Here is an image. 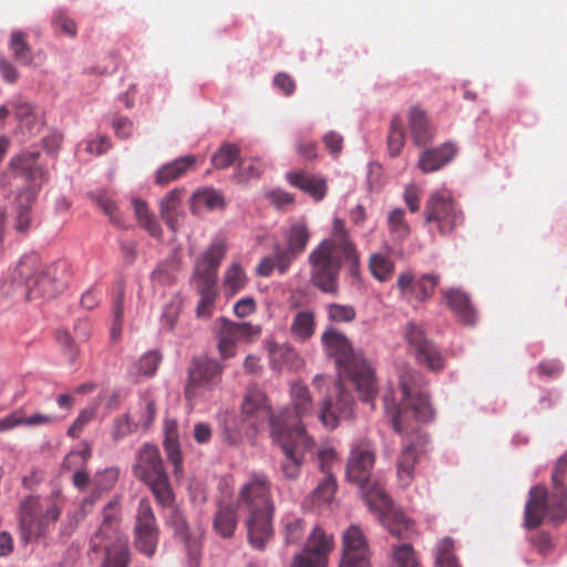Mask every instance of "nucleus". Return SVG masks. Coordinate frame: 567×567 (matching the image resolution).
I'll use <instances>...</instances> for the list:
<instances>
[{
    "label": "nucleus",
    "instance_id": "obj_41",
    "mask_svg": "<svg viewBox=\"0 0 567 567\" xmlns=\"http://www.w3.org/2000/svg\"><path fill=\"white\" fill-rule=\"evenodd\" d=\"M267 350L270 355V360L277 365H295L298 361L297 351L288 343L268 342Z\"/></svg>",
    "mask_w": 567,
    "mask_h": 567
},
{
    "label": "nucleus",
    "instance_id": "obj_10",
    "mask_svg": "<svg viewBox=\"0 0 567 567\" xmlns=\"http://www.w3.org/2000/svg\"><path fill=\"white\" fill-rule=\"evenodd\" d=\"M39 152H30L17 156L11 162L16 177L28 183L17 196L16 228L25 231L31 224V208L44 182V171L38 165Z\"/></svg>",
    "mask_w": 567,
    "mask_h": 567
},
{
    "label": "nucleus",
    "instance_id": "obj_57",
    "mask_svg": "<svg viewBox=\"0 0 567 567\" xmlns=\"http://www.w3.org/2000/svg\"><path fill=\"white\" fill-rule=\"evenodd\" d=\"M393 558L398 567H417L416 555L409 544H402L393 549Z\"/></svg>",
    "mask_w": 567,
    "mask_h": 567
},
{
    "label": "nucleus",
    "instance_id": "obj_29",
    "mask_svg": "<svg viewBox=\"0 0 567 567\" xmlns=\"http://www.w3.org/2000/svg\"><path fill=\"white\" fill-rule=\"evenodd\" d=\"M337 481L332 473H327L319 481L316 488L305 499V506L321 507L329 505L337 492Z\"/></svg>",
    "mask_w": 567,
    "mask_h": 567
},
{
    "label": "nucleus",
    "instance_id": "obj_49",
    "mask_svg": "<svg viewBox=\"0 0 567 567\" xmlns=\"http://www.w3.org/2000/svg\"><path fill=\"white\" fill-rule=\"evenodd\" d=\"M454 542L446 537L441 539L436 546L437 567H461L453 554Z\"/></svg>",
    "mask_w": 567,
    "mask_h": 567
},
{
    "label": "nucleus",
    "instance_id": "obj_39",
    "mask_svg": "<svg viewBox=\"0 0 567 567\" xmlns=\"http://www.w3.org/2000/svg\"><path fill=\"white\" fill-rule=\"evenodd\" d=\"M332 549V538L327 536L321 527H313L305 550L313 556H320L327 563V556Z\"/></svg>",
    "mask_w": 567,
    "mask_h": 567
},
{
    "label": "nucleus",
    "instance_id": "obj_51",
    "mask_svg": "<svg viewBox=\"0 0 567 567\" xmlns=\"http://www.w3.org/2000/svg\"><path fill=\"white\" fill-rule=\"evenodd\" d=\"M118 478V472L115 468H106L99 472L93 478V495H99L111 489Z\"/></svg>",
    "mask_w": 567,
    "mask_h": 567
},
{
    "label": "nucleus",
    "instance_id": "obj_27",
    "mask_svg": "<svg viewBox=\"0 0 567 567\" xmlns=\"http://www.w3.org/2000/svg\"><path fill=\"white\" fill-rule=\"evenodd\" d=\"M238 524L237 506L233 504L219 503L214 515V530L224 538L234 535Z\"/></svg>",
    "mask_w": 567,
    "mask_h": 567
},
{
    "label": "nucleus",
    "instance_id": "obj_53",
    "mask_svg": "<svg viewBox=\"0 0 567 567\" xmlns=\"http://www.w3.org/2000/svg\"><path fill=\"white\" fill-rule=\"evenodd\" d=\"M264 164L259 159H240L238 163L237 175L240 182L259 177L264 172Z\"/></svg>",
    "mask_w": 567,
    "mask_h": 567
},
{
    "label": "nucleus",
    "instance_id": "obj_37",
    "mask_svg": "<svg viewBox=\"0 0 567 567\" xmlns=\"http://www.w3.org/2000/svg\"><path fill=\"white\" fill-rule=\"evenodd\" d=\"M391 506L392 502L390 501V506L384 512H373L382 516L383 524L392 535L396 536L398 538H408L412 529V523L404 516L403 513H390Z\"/></svg>",
    "mask_w": 567,
    "mask_h": 567
},
{
    "label": "nucleus",
    "instance_id": "obj_45",
    "mask_svg": "<svg viewBox=\"0 0 567 567\" xmlns=\"http://www.w3.org/2000/svg\"><path fill=\"white\" fill-rule=\"evenodd\" d=\"M369 268L379 281H388L394 272V262L384 255L374 254L370 257Z\"/></svg>",
    "mask_w": 567,
    "mask_h": 567
},
{
    "label": "nucleus",
    "instance_id": "obj_59",
    "mask_svg": "<svg viewBox=\"0 0 567 567\" xmlns=\"http://www.w3.org/2000/svg\"><path fill=\"white\" fill-rule=\"evenodd\" d=\"M152 280L155 285L169 286L176 280V275L172 266L159 265L152 274Z\"/></svg>",
    "mask_w": 567,
    "mask_h": 567
},
{
    "label": "nucleus",
    "instance_id": "obj_3",
    "mask_svg": "<svg viewBox=\"0 0 567 567\" xmlns=\"http://www.w3.org/2000/svg\"><path fill=\"white\" fill-rule=\"evenodd\" d=\"M237 502L249 513L247 529L250 545L262 550L274 535L275 505L268 475L262 472L250 473L238 491Z\"/></svg>",
    "mask_w": 567,
    "mask_h": 567
},
{
    "label": "nucleus",
    "instance_id": "obj_25",
    "mask_svg": "<svg viewBox=\"0 0 567 567\" xmlns=\"http://www.w3.org/2000/svg\"><path fill=\"white\" fill-rule=\"evenodd\" d=\"M288 182L296 188L309 194L315 200H322L327 194V182L319 175L305 172L287 173Z\"/></svg>",
    "mask_w": 567,
    "mask_h": 567
},
{
    "label": "nucleus",
    "instance_id": "obj_19",
    "mask_svg": "<svg viewBox=\"0 0 567 567\" xmlns=\"http://www.w3.org/2000/svg\"><path fill=\"white\" fill-rule=\"evenodd\" d=\"M217 347L223 359L235 355L236 344L240 340H251L260 333L259 327L248 322H233L226 318H219L215 321Z\"/></svg>",
    "mask_w": 567,
    "mask_h": 567
},
{
    "label": "nucleus",
    "instance_id": "obj_40",
    "mask_svg": "<svg viewBox=\"0 0 567 567\" xmlns=\"http://www.w3.org/2000/svg\"><path fill=\"white\" fill-rule=\"evenodd\" d=\"M133 205L140 226L143 227L152 237L161 238L162 228L153 214L150 212L146 202L134 199Z\"/></svg>",
    "mask_w": 567,
    "mask_h": 567
},
{
    "label": "nucleus",
    "instance_id": "obj_64",
    "mask_svg": "<svg viewBox=\"0 0 567 567\" xmlns=\"http://www.w3.org/2000/svg\"><path fill=\"white\" fill-rule=\"evenodd\" d=\"M324 565L326 563L322 561L320 556H313L305 549L302 553L296 555L291 563V567H323Z\"/></svg>",
    "mask_w": 567,
    "mask_h": 567
},
{
    "label": "nucleus",
    "instance_id": "obj_12",
    "mask_svg": "<svg viewBox=\"0 0 567 567\" xmlns=\"http://www.w3.org/2000/svg\"><path fill=\"white\" fill-rule=\"evenodd\" d=\"M133 472L135 477L151 488L158 505L164 508L174 505L175 495L157 446L144 444L140 449Z\"/></svg>",
    "mask_w": 567,
    "mask_h": 567
},
{
    "label": "nucleus",
    "instance_id": "obj_55",
    "mask_svg": "<svg viewBox=\"0 0 567 567\" xmlns=\"http://www.w3.org/2000/svg\"><path fill=\"white\" fill-rule=\"evenodd\" d=\"M137 430L138 427L134 421H132V417L127 412L126 414L117 416L113 420L111 435L114 441H120L126 435L136 432Z\"/></svg>",
    "mask_w": 567,
    "mask_h": 567
},
{
    "label": "nucleus",
    "instance_id": "obj_60",
    "mask_svg": "<svg viewBox=\"0 0 567 567\" xmlns=\"http://www.w3.org/2000/svg\"><path fill=\"white\" fill-rule=\"evenodd\" d=\"M60 417L54 414L35 413L31 416L24 417L21 413V423L27 426H47L55 424Z\"/></svg>",
    "mask_w": 567,
    "mask_h": 567
},
{
    "label": "nucleus",
    "instance_id": "obj_44",
    "mask_svg": "<svg viewBox=\"0 0 567 567\" xmlns=\"http://www.w3.org/2000/svg\"><path fill=\"white\" fill-rule=\"evenodd\" d=\"M13 59L23 65H30L33 62L31 48L25 40V34L21 31H13L9 42Z\"/></svg>",
    "mask_w": 567,
    "mask_h": 567
},
{
    "label": "nucleus",
    "instance_id": "obj_48",
    "mask_svg": "<svg viewBox=\"0 0 567 567\" xmlns=\"http://www.w3.org/2000/svg\"><path fill=\"white\" fill-rule=\"evenodd\" d=\"M239 156V148L235 144H223L212 157L215 168L224 169L229 167Z\"/></svg>",
    "mask_w": 567,
    "mask_h": 567
},
{
    "label": "nucleus",
    "instance_id": "obj_33",
    "mask_svg": "<svg viewBox=\"0 0 567 567\" xmlns=\"http://www.w3.org/2000/svg\"><path fill=\"white\" fill-rule=\"evenodd\" d=\"M254 427L251 423L241 416L227 414L223 422L221 436L223 440L230 444H240L248 431Z\"/></svg>",
    "mask_w": 567,
    "mask_h": 567
},
{
    "label": "nucleus",
    "instance_id": "obj_30",
    "mask_svg": "<svg viewBox=\"0 0 567 567\" xmlns=\"http://www.w3.org/2000/svg\"><path fill=\"white\" fill-rule=\"evenodd\" d=\"M409 128L411 131L413 141L417 146L427 144L433 136V132L429 124L425 112L417 106L410 109Z\"/></svg>",
    "mask_w": 567,
    "mask_h": 567
},
{
    "label": "nucleus",
    "instance_id": "obj_7",
    "mask_svg": "<svg viewBox=\"0 0 567 567\" xmlns=\"http://www.w3.org/2000/svg\"><path fill=\"white\" fill-rule=\"evenodd\" d=\"M375 462V451L369 440L353 444L347 463V478L355 483L371 511L384 512L390 506V496L383 486L372 478L371 471Z\"/></svg>",
    "mask_w": 567,
    "mask_h": 567
},
{
    "label": "nucleus",
    "instance_id": "obj_46",
    "mask_svg": "<svg viewBox=\"0 0 567 567\" xmlns=\"http://www.w3.org/2000/svg\"><path fill=\"white\" fill-rule=\"evenodd\" d=\"M124 289L120 287L116 292V297L112 306V328L111 337L113 340H117L122 333L123 321H124Z\"/></svg>",
    "mask_w": 567,
    "mask_h": 567
},
{
    "label": "nucleus",
    "instance_id": "obj_11",
    "mask_svg": "<svg viewBox=\"0 0 567 567\" xmlns=\"http://www.w3.org/2000/svg\"><path fill=\"white\" fill-rule=\"evenodd\" d=\"M60 515L61 511L55 504L45 505L38 495L22 498L18 509L20 540L30 544L45 539Z\"/></svg>",
    "mask_w": 567,
    "mask_h": 567
},
{
    "label": "nucleus",
    "instance_id": "obj_32",
    "mask_svg": "<svg viewBox=\"0 0 567 567\" xmlns=\"http://www.w3.org/2000/svg\"><path fill=\"white\" fill-rule=\"evenodd\" d=\"M316 330V317L311 309L298 311L291 321L290 333L298 342H306L312 338Z\"/></svg>",
    "mask_w": 567,
    "mask_h": 567
},
{
    "label": "nucleus",
    "instance_id": "obj_15",
    "mask_svg": "<svg viewBox=\"0 0 567 567\" xmlns=\"http://www.w3.org/2000/svg\"><path fill=\"white\" fill-rule=\"evenodd\" d=\"M312 382L318 389L331 386V396L324 400L320 408V420L324 426L334 429L340 420L350 419L353 415L354 401L341 382L320 374L316 375Z\"/></svg>",
    "mask_w": 567,
    "mask_h": 567
},
{
    "label": "nucleus",
    "instance_id": "obj_26",
    "mask_svg": "<svg viewBox=\"0 0 567 567\" xmlns=\"http://www.w3.org/2000/svg\"><path fill=\"white\" fill-rule=\"evenodd\" d=\"M456 147L452 143H445L436 148L424 151L419 159V167L423 173H432L453 159Z\"/></svg>",
    "mask_w": 567,
    "mask_h": 567
},
{
    "label": "nucleus",
    "instance_id": "obj_4",
    "mask_svg": "<svg viewBox=\"0 0 567 567\" xmlns=\"http://www.w3.org/2000/svg\"><path fill=\"white\" fill-rule=\"evenodd\" d=\"M321 341L328 357L332 358L339 374L351 381L360 399L375 409L378 382L374 369L360 352H355L348 338L333 329H327Z\"/></svg>",
    "mask_w": 567,
    "mask_h": 567
},
{
    "label": "nucleus",
    "instance_id": "obj_2",
    "mask_svg": "<svg viewBox=\"0 0 567 567\" xmlns=\"http://www.w3.org/2000/svg\"><path fill=\"white\" fill-rule=\"evenodd\" d=\"M421 381L419 372L406 370L400 375V390L390 389L383 395L385 414L398 433L413 432V422H429L434 417V409Z\"/></svg>",
    "mask_w": 567,
    "mask_h": 567
},
{
    "label": "nucleus",
    "instance_id": "obj_54",
    "mask_svg": "<svg viewBox=\"0 0 567 567\" xmlns=\"http://www.w3.org/2000/svg\"><path fill=\"white\" fill-rule=\"evenodd\" d=\"M329 320L338 323L351 322L355 319L357 312L352 306L330 303L327 306Z\"/></svg>",
    "mask_w": 567,
    "mask_h": 567
},
{
    "label": "nucleus",
    "instance_id": "obj_43",
    "mask_svg": "<svg viewBox=\"0 0 567 567\" xmlns=\"http://www.w3.org/2000/svg\"><path fill=\"white\" fill-rule=\"evenodd\" d=\"M247 276L239 262H233L224 275V289L227 293L234 296L245 288Z\"/></svg>",
    "mask_w": 567,
    "mask_h": 567
},
{
    "label": "nucleus",
    "instance_id": "obj_47",
    "mask_svg": "<svg viewBox=\"0 0 567 567\" xmlns=\"http://www.w3.org/2000/svg\"><path fill=\"white\" fill-rule=\"evenodd\" d=\"M405 143L403 131V121L400 116H394L391 121L390 133L388 136V148L391 156L395 157L400 154Z\"/></svg>",
    "mask_w": 567,
    "mask_h": 567
},
{
    "label": "nucleus",
    "instance_id": "obj_8",
    "mask_svg": "<svg viewBox=\"0 0 567 567\" xmlns=\"http://www.w3.org/2000/svg\"><path fill=\"white\" fill-rule=\"evenodd\" d=\"M102 516L101 526L91 537V548L94 551H105L103 567H127L130 549L126 537L120 530L118 502H109L103 508Z\"/></svg>",
    "mask_w": 567,
    "mask_h": 567
},
{
    "label": "nucleus",
    "instance_id": "obj_23",
    "mask_svg": "<svg viewBox=\"0 0 567 567\" xmlns=\"http://www.w3.org/2000/svg\"><path fill=\"white\" fill-rule=\"evenodd\" d=\"M241 412L244 419L251 423L254 427L266 420H269L271 425V416L276 415V413H271L265 393L257 389L248 390L241 404Z\"/></svg>",
    "mask_w": 567,
    "mask_h": 567
},
{
    "label": "nucleus",
    "instance_id": "obj_9",
    "mask_svg": "<svg viewBox=\"0 0 567 567\" xmlns=\"http://www.w3.org/2000/svg\"><path fill=\"white\" fill-rule=\"evenodd\" d=\"M226 252V241L216 239L195 264L193 280L200 297L196 309L200 318H209L213 313L217 298V272Z\"/></svg>",
    "mask_w": 567,
    "mask_h": 567
},
{
    "label": "nucleus",
    "instance_id": "obj_17",
    "mask_svg": "<svg viewBox=\"0 0 567 567\" xmlns=\"http://www.w3.org/2000/svg\"><path fill=\"white\" fill-rule=\"evenodd\" d=\"M133 534L135 548L141 554L152 557L157 548L159 527L151 502L147 498H142L138 503Z\"/></svg>",
    "mask_w": 567,
    "mask_h": 567
},
{
    "label": "nucleus",
    "instance_id": "obj_28",
    "mask_svg": "<svg viewBox=\"0 0 567 567\" xmlns=\"http://www.w3.org/2000/svg\"><path fill=\"white\" fill-rule=\"evenodd\" d=\"M182 195L183 190L175 188L167 193L162 198L159 204L161 217L165 221L167 227L173 231H175L178 228L182 217Z\"/></svg>",
    "mask_w": 567,
    "mask_h": 567
},
{
    "label": "nucleus",
    "instance_id": "obj_35",
    "mask_svg": "<svg viewBox=\"0 0 567 567\" xmlns=\"http://www.w3.org/2000/svg\"><path fill=\"white\" fill-rule=\"evenodd\" d=\"M416 461L415 449L411 444L405 445L396 463L398 481L402 487H408L413 482Z\"/></svg>",
    "mask_w": 567,
    "mask_h": 567
},
{
    "label": "nucleus",
    "instance_id": "obj_1",
    "mask_svg": "<svg viewBox=\"0 0 567 567\" xmlns=\"http://www.w3.org/2000/svg\"><path fill=\"white\" fill-rule=\"evenodd\" d=\"M308 264L310 267V282L324 293H338L339 275L342 266H347L352 276L358 275L359 251L341 218H333L331 236L322 239L309 252Z\"/></svg>",
    "mask_w": 567,
    "mask_h": 567
},
{
    "label": "nucleus",
    "instance_id": "obj_20",
    "mask_svg": "<svg viewBox=\"0 0 567 567\" xmlns=\"http://www.w3.org/2000/svg\"><path fill=\"white\" fill-rule=\"evenodd\" d=\"M405 339L409 351L420 364L432 371H440L444 367V359L435 344L425 337L424 330L415 322H409L405 327Z\"/></svg>",
    "mask_w": 567,
    "mask_h": 567
},
{
    "label": "nucleus",
    "instance_id": "obj_22",
    "mask_svg": "<svg viewBox=\"0 0 567 567\" xmlns=\"http://www.w3.org/2000/svg\"><path fill=\"white\" fill-rule=\"evenodd\" d=\"M339 567H370L368 543L360 527L352 525L342 537V557Z\"/></svg>",
    "mask_w": 567,
    "mask_h": 567
},
{
    "label": "nucleus",
    "instance_id": "obj_63",
    "mask_svg": "<svg viewBox=\"0 0 567 567\" xmlns=\"http://www.w3.org/2000/svg\"><path fill=\"white\" fill-rule=\"evenodd\" d=\"M403 199L411 213H416L420 209L421 192L414 184H409L403 193Z\"/></svg>",
    "mask_w": 567,
    "mask_h": 567
},
{
    "label": "nucleus",
    "instance_id": "obj_42",
    "mask_svg": "<svg viewBox=\"0 0 567 567\" xmlns=\"http://www.w3.org/2000/svg\"><path fill=\"white\" fill-rule=\"evenodd\" d=\"M386 223L388 229L394 240L403 241L409 237L411 228L405 220V212L403 208L392 209L388 215Z\"/></svg>",
    "mask_w": 567,
    "mask_h": 567
},
{
    "label": "nucleus",
    "instance_id": "obj_58",
    "mask_svg": "<svg viewBox=\"0 0 567 567\" xmlns=\"http://www.w3.org/2000/svg\"><path fill=\"white\" fill-rule=\"evenodd\" d=\"M94 200L97 206L103 209V212L110 217V220L115 224L117 227H122L123 223L117 213V207L115 202L104 193L97 194L94 196Z\"/></svg>",
    "mask_w": 567,
    "mask_h": 567
},
{
    "label": "nucleus",
    "instance_id": "obj_36",
    "mask_svg": "<svg viewBox=\"0 0 567 567\" xmlns=\"http://www.w3.org/2000/svg\"><path fill=\"white\" fill-rule=\"evenodd\" d=\"M311 238V231L306 221L299 220L289 226L285 234L286 246L299 256L303 254Z\"/></svg>",
    "mask_w": 567,
    "mask_h": 567
},
{
    "label": "nucleus",
    "instance_id": "obj_50",
    "mask_svg": "<svg viewBox=\"0 0 567 567\" xmlns=\"http://www.w3.org/2000/svg\"><path fill=\"white\" fill-rule=\"evenodd\" d=\"M99 409V403L92 402L86 408L80 411L78 417L74 420V422L71 424V426L68 430V435L75 439L78 437L85 425L90 423L96 415Z\"/></svg>",
    "mask_w": 567,
    "mask_h": 567
},
{
    "label": "nucleus",
    "instance_id": "obj_18",
    "mask_svg": "<svg viewBox=\"0 0 567 567\" xmlns=\"http://www.w3.org/2000/svg\"><path fill=\"white\" fill-rule=\"evenodd\" d=\"M223 368L212 359L195 358L188 373L185 386V398L188 401L196 400L202 391L214 389L220 381Z\"/></svg>",
    "mask_w": 567,
    "mask_h": 567
},
{
    "label": "nucleus",
    "instance_id": "obj_21",
    "mask_svg": "<svg viewBox=\"0 0 567 567\" xmlns=\"http://www.w3.org/2000/svg\"><path fill=\"white\" fill-rule=\"evenodd\" d=\"M440 280V276L435 274L416 277L411 271H404L398 276L396 287L408 301L423 302L432 297Z\"/></svg>",
    "mask_w": 567,
    "mask_h": 567
},
{
    "label": "nucleus",
    "instance_id": "obj_34",
    "mask_svg": "<svg viewBox=\"0 0 567 567\" xmlns=\"http://www.w3.org/2000/svg\"><path fill=\"white\" fill-rule=\"evenodd\" d=\"M195 163V156L188 155L163 165L156 173V184L166 185L173 181H176L187 171L193 168Z\"/></svg>",
    "mask_w": 567,
    "mask_h": 567
},
{
    "label": "nucleus",
    "instance_id": "obj_56",
    "mask_svg": "<svg viewBox=\"0 0 567 567\" xmlns=\"http://www.w3.org/2000/svg\"><path fill=\"white\" fill-rule=\"evenodd\" d=\"M272 256L276 261V269H278L281 275L286 274L291 264L299 257L291 248L281 245H275Z\"/></svg>",
    "mask_w": 567,
    "mask_h": 567
},
{
    "label": "nucleus",
    "instance_id": "obj_6",
    "mask_svg": "<svg viewBox=\"0 0 567 567\" xmlns=\"http://www.w3.org/2000/svg\"><path fill=\"white\" fill-rule=\"evenodd\" d=\"M68 278L66 261L59 260L43 266L35 254L22 257L14 269V279H19L25 286L30 300L56 297L65 289Z\"/></svg>",
    "mask_w": 567,
    "mask_h": 567
},
{
    "label": "nucleus",
    "instance_id": "obj_5",
    "mask_svg": "<svg viewBox=\"0 0 567 567\" xmlns=\"http://www.w3.org/2000/svg\"><path fill=\"white\" fill-rule=\"evenodd\" d=\"M567 451L557 460L551 473V493L545 486H535L529 492L525 506V526L537 528L547 516L549 522L559 525L567 518Z\"/></svg>",
    "mask_w": 567,
    "mask_h": 567
},
{
    "label": "nucleus",
    "instance_id": "obj_13",
    "mask_svg": "<svg viewBox=\"0 0 567 567\" xmlns=\"http://www.w3.org/2000/svg\"><path fill=\"white\" fill-rule=\"evenodd\" d=\"M313 417V401L307 385L293 382L290 385V406L280 409L271 416V431L278 427L281 433L308 435L306 425Z\"/></svg>",
    "mask_w": 567,
    "mask_h": 567
},
{
    "label": "nucleus",
    "instance_id": "obj_61",
    "mask_svg": "<svg viewBox=\"0 0 567 567\" xmlns=\"http://www.w3.org/2000/svg\"><path fill=\"white\" fill-rule=\"evenodd\" d=\"M55 29L65 35L74 37L76 34V24L65 13L59 12L53 18Z\"/></svg>",
    "mask_w": 567,
    "mask_h": 567
},
{
    "label": "nucleus",
    "instance_id": "obj_31",
    "mask_svg": "<svg viewBox=\"0 0 567 567\" xmlns=\"http://www.w3.org/2000/svg\"><path fill=\"white\" fill-rule=\"evenodd\" d=\"M128 413L138 429L148 430L156 417V402L152 395L145 393Z\"/></svg>",
    "mask_w": 567,
    "mask_h": 567
},
{
    "label": "nucleus",
    "instance_id": "obj_16",
    "mask_svg": "<svg viewBox=\"0 0 567 567\" xmlns=\"http://www.w3.org/2000/svg\"><path fill=\"white\" fill-rule=\"evenodd\" d=\"M271 436L285 456L281 462L285 477L296 480L300 474L306 453L312 451L315 446L313 439L309 435L281 433L278 426L271 431Z\"/></svg>",
    "mask_w": 567,
    "mask_h": 567
},
{
    "label": "nucleus",
    "instance_id": "obj_24",
    "mask_svg": "<svg viewBox=\"0 0 567 567\" xmlns=\"http://www.w3.org/2000/svg\"><path fill=\"white\" fill-rule=\"evenodd\" d=\"M441 295L447 308L464 324L472 326L476 321V312L470 296L460 288L442 289Z\"/></svg>",
    "mask_w": 567,
    "mask_h": 567
},
{
    "label": "nucleus",
    "instance_id": "obj_62",
    "mask_svg": "<svg viewBox=\"0 0 567 567\" xmlns=\"http://www.w3.org/2000/svg\"><path fill=\"white\" fill-rule=\"evenodd\" d=\"M164 446L168 460L173 463L175 472H179L182 468V455L179 451L178 440L165 439Z\"/></svg>",
    "mask_w": 567,
    "mask_h": 567
},
{
    "label": "nucleus",
    "instance_id": "obj_38",
    "mask_svg": "<svg viewBox=\"0 0 567 567\" xmlns=\"http://www.w3.org/2000/svg\"><path fill=\"white\" fill-rule=\"evenodd\" d=\"M161 360L158 352L148 351L130 368L128 373L135 381L141 378H151L156 373Z\"/></svg>",
    "mask_w": 567,
    "mask_h": 567
},
{
    "label": "nucleus",
    "instance_id": "obj_14",
    "mask_svg": "<svg viewBox=\"0 0 567 567\" xmlns=\"http://www.w3.org/2000/svg\"><path fill=\"white\" fill-rule=\"evenodd\" d=\"M426 223H433L441 235H450L464 223V214L450 192L432 193L424 207Z\"/></svg>",
    "mask_w": 567,
    "mask_h": 567
},
{
    "label": "nucleus",
    "instance_id": "obj_52",
    "mask_svg": "<svg viewBox=\"0 0 567 567\" xmlns=\"http://www.w3.org/2000/svg\"><path fill=\"white\" fill-rule=\"evenodd\" d=\"M305 534V522L297 517H286L284 519V536L286 544H296L300 542Z\"/></svg>",
    "mask_w": 567,
    "mask_h": 567
}]
</instances>
